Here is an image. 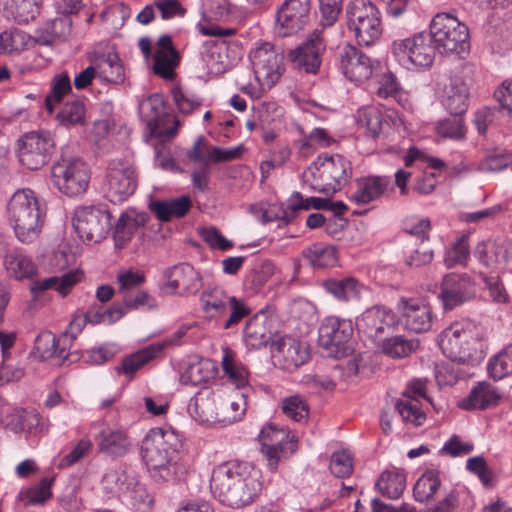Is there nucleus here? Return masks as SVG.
Returning a JSON list of instances; mask_svg holds the SVG:
<instances>
[{
	"label": "nucleus",
	"mask_w": 512,
	"mask_h": 512,
	"mask_svg": "<svg viewBox=\"0 0 512 512\" xmlns=\"http://www.w3.org/2000/svg\"><path fill=\"white\" fill-rule=\"evenodd\" d=\"M210 488L222 504L241 508L254 501L261 490V483L258 471L250 465L230 461L213 469Z\"/></svg>",
	"instance_id": "nucleus-1"
},
{
	"label": "nucleus",
	"mask_w": 512,
	"mask_h": 512,
	"mask_svg": "<svg viewBox=\"0 0 512 512\" xmlns=\"http://www.w3.org/2000/svg\"><path fill=\"white\" fill-rule=\"evenodd\" d=\"M6 213L20 243L28 245L40 238L46 220V206L33 190H16L7 202Z\"/></svg>",
	"instance_id": "nucleus-2"
},
{
	"label": "nucleus",
	"mask_w": 512,
	"mask_h": 512,
	"mask_svg": "<svg viewBox=\"0 0 512 512\" xmlns=\"http://www.w3.org/2000/svg\"><path fill=\"white\" fill-rule=\"evenodd\" d=\"M177 437L170 429L154 428L144 437L141 453L144 462L156 480H180L185 467L175 461Z\"/></svg>",
	"instance_id": "nucleus-3"
},
{
	"label": "nucleus",
	"mask_w": 512,
	"mask_h": 512,
	"mask_svg": "<svg viewBox=\"0 0 512 512\" xmlns=\"http://www.w3.org/2000/svg\"><path fill=\"white\" fill-rule=\"evenodd\" d=\"M352 177V166L344 156L321 155L302 174L312 190L327 195L341 190Z\"/></svg>",
	"instance_id": "nucleus-4"
},
{
	"label": "nucleus",
	"mask_w": 512,
	"mask_h": 512,
	"mask_svg": "<svg viewBox=\"0 0 512 512\" xmlns=\"http://www.w3.org/2000/svg\"><path fill=\"white\" fill-rule=\"evenodd\" d=\"M349 32L360 46H372L382 34L381 15L371 0H350L345 7Z\"/></svg>",
	"instance_id": "nucleus-5"
},
{
	"label": "nucleus",
	"mask_w": 512,
	"mask_h": 512,
	"mask_svg": "<svg viewBox=\"0 0 512 512\" xmlns=\"http://www.w3.org/2000/svg\"><path fill=\"white\" fill-rule=\"evenodd\" d=\"M429 34L440 53L461 55L470 49L467 25L451 13H437L430 22Z\"/></svg>",
	"instance_id": "nucleus-6"
},
{
	"label": "nucleus",
	"mask_w": 512,
	"mask_h": 512,
	"mask_svg": "<svg viewBox=\"0 0 512 512\" xmlns=\"http://www.w3.org/2000/svg\"><path fill=\"white\" fill-rule=\"evenodd\" d=\"M391 53L395 60L407 69L429 68L435 59L436 47L426 32L393 41Z\"/></svg>",
	"instance_id": "nucleus-7"
},
{
	"label": "nucleus",
	"mask_w": 512,
	"mask_h": 512,
	"mask_svg": "<svg viewBox=\"0 0 512 512\" xmlns=\"http://www.w3.org/2000/svg\"><path fill=\"white\" fill-rule=\"evenodd\" d=\"M90 169L77 157H61L51 167V182L61 193L76 197L83 194L90 181Z\"/></svg>",
	"instance_id": "nucleus-8"
},
{
	"label": "nucleus",
	"mask_w": 512,
	"mask_h": 512,
	"mask_svg": "<svg viewBox=\"0 0 512 512\" xmlns=\"http://www.w3.org/2000/svg\"><path fill=\"white\" fill-rule=\"evenodd\" d=\"M55 148V140L49 131H31L17 141V157L29 170L42 168L49 161Z\"/></svg>",
	"instance_id": "nucleus-9"
},
{
	"label": "nucleus",
	"mask_w": 512,
	"mask_h": 512,
	"mask_svg": "<svg viewBox=\"0 0 512 512\" xmlns=\"http://www.w3.org/2000/svg\"><path fill=\"white\" fill-rule=\"evenodd\" d=\"M352 335L351 320L330 316L322 321L318 329V343L326 356L341 358L352 350L350 345Z\"/></svg>",
	"instance_id": "nucleus-10"
},
{
	"label": "nucleus",
	"mask_w": 512,
	"mask_h": 512,
	"mask_svg": "<svg viewBox=\"0 0 512 512\" xmlns=\"http://www.w3.org/2000/svg\"><path fill=\"white\" fill-rule=\"evenodd\" d=\"M255 78L265 89H270L285 71L284 54L269 42L258 45L250 53Z\"/></svg>",
	"instance_id": "nucleus-11"
},
{
	"label": "nucleus",
	"mask_w": 512,
	"mask_h": 512,
	"mask_svg": "<svg viewBox=\"0 0 512 512\" xmlns=\"http://www.w3.org/2000/svg\"><path fill=\"white\" fill-rule=\"evenodd\" d=\"M74 227L79 237L98 243L111 228V214L104 205L80 207L75 212Z\"/></svg>",
	"instance_id": "nucleus-12"
},
{
	"label": "nucleus",
	"mask_w": 512,
	"mask_h": 512,
	"mask_svg": "<svg viewBox=\"0 0 512 512\" xmlns=\"http://www.w3.org/2000/svg\"><path fill=\"white\" fill-rule=\"evenodd\" d=\"M137 187V178L132 164L122 158L109 162L106 174V197L112 203H121L130 197Z\"/></svg>",
	"instance_id": "nucleus-13"
},
{
	"label": "nucleus",
	"mask_w": 512,
	"mask_h": 512,
	"mask_svg": "<svg viewBox=\"0 0 512 512\" xmlns=\"http://www.w3.org/2000/svg\"><path fill=\"white\" fill-rule=\"evenodd\" d=\"M202 276L187 262L173 265L163 271L161 291L167 295L188 297L195 295L202 287Z\"/></svg>",
	"instance_id": "nucleus-14"
},
{
	"label": "nucleus",
	"mask_w": 512,
	"mask_h": 512,
	"mask_svg": "<svg viewBox=\"0 0 512 512\" xmlns=\"http://www.w3.org/2000/svg\"><path fill=\"white\" fill-rule=\"evenodd\" d=\"M325 50L323 30L316 28L307 35L305 41L289 51L288 58L295 68L305 73L316 74Z\"/></svg>",
	"instance_id": "nucleus-15"
},
{
	"label": "nucleus",
	"mask_w": 512,
	"mask_h": 512,
	"mask_svg": "<svg viewBox=\"0 0 512 512\" xmlns=\"http://www.w3.org/2000/svg\"><path fill=\"white\" fill-rule=\"evenodd\" d=\"M311 0H285L277 9L275 31L280 37L298 34L310 19Z\"/></svg>",
	"instance_id": "nucleus-16"
},
{
	"label": "nucleus",
	"mask_w": 512,
	"mask_h": 512,
	"mask_svg": "<svg viewBox=\"0 0 512 512\" xmlns=\"http://www.w3.org/2000/svg\"><path fill=\"white\" fill-rule=\"evenodd\" d=\"M259 441L261 444V452L268 461V468L274 472L281 457L286 453H294L296 444L293 442L292 437L288 430L278 428L275 424L265 425L259 434Z\"/></svg>",
	"instance_id": "nucleus-17"
},
{
	"label": "nucleus",
	"mask_w": 512,
	"mask_h": 512,
	"mask_svg": "<svg viewBox=\"0 0 512 512\" xmlns=\"http://www.w3.org/2000/svg\"><path fill=\"white\" fill-rule=\"evenodd\" d=\"M337 63L344 76L355 83L367 81L375 68L371 58L350 43L338 47Z\"/></svg>",
	"instance_id": "nucleus-18"
},
{
	"label": "nucleus",
	"mask_w": 512,
	"mask_h": 512,
	"mask_svg": "<svg viewBox=\"0 0 512 512\" xmlns=\"http://www.w3.org/2000/svg\"><path fill=\"white\" fill-rule=\"evenodd\" d=\"M475 294V284L468 274L449 273L443 277L439 297L445 310L471 300Z\"/></svg>",
	"instance_id": "nucleus-19"
},
{
	"label": "nucleus",
	"mask_w": 512,
	"mask_h": 512,
	"mask_svg": "<svg viewBox=\"0 0 512 512\" xmlns=\"http://www.w3.org/2000/svg\"><path fill=\"white\" fill-rule=\"evenodd\" d=\"M397 312L406 329L423 333L432 327V311L428 304L414 298H400L397 304Z\"/></svg>",
	"instance_id": "nucleus-20"
},
{
	"label": "nucleus",
	"mask_w": 512,
	"mask_h": 512,
	"mask_svg": "<svg viewBox=\"0 0 512 512\" xmlns=\"http://www.w3.org/2000/svg\"><path fill=\"white\" fill-rule=\"evenodd\" d=\"M474 256L481 265L489 269L504 268L512 259V242L506 238L482 241L474 248Z\"/></svg>",
	"instance_id": "nucleus-21"
},
{
	"label": "nucleus",
	"mask_w": 512,
	"mask_h": 512,
	"mask_svg": "<svg viewBox=\"0 0 512 512\" xmlns=\"http://www.w3.org/2000/svg\"><path fill=\"white\" fill-rule=\"evenodd\" d=\"M274 364L281 369L293 371L309 359V351L299 340L283 337L272 345Z\"/></svg>",
	"instance_id": "nucleus-22"
},
{
	"label": "nucleus",
	"mask_w": 512,
	"mask_h": 512,
	"mask_svg": "<svg viewBox=\"0 0 512 512\" xmlns=\"http://www.w3.org/2000/svg\"><path fill=\"white\" fill-rule=\"evenodd\" d=\"M469 324L453 323L438 336V344L442 352L453 361L459 363L469 362V351L473 350L462 346V342L468 340Z\"/></svg>",
	"instance_id": "nucleus-23"
},
{
	"label": "nucleus",
	"mask_w": 512,
	"mask_h": 512,
	"mask_svg": "<svg viewBox=\"0 0 512 512\" xmlns=\"http://www.w3.org/2000/svg\"><path fill=\"white\" fill-rule=\"evenodd\" d=\"M396 323L394 313L383 306H373L362 313L356 325L360 332L374 341H381L382 335Z\"/></svg>",
	"instance_id": "nucleus-24"
},
{
	"label": "nucleus",
	"mask_w": 512,
	"mask_h": 512,
	"mask_svg": "<svg viewBox=\"0 0 512 512\" xmlns=\"http://www.w3.org/2000/svg\"><path fill=\"white\" fill-rule=\"evenodd\" d=\"M390 179L387 176H365L356 179L355 190L349 200L364 205L378 200L387 190Z\"/></svg>",
	"instance_id": "nucleus-25"
},
{
	"label": "nucleus",
	"mask_w": 512,
	"mask_h": 512,
	"mask_svg": "<svg viewBox=\"0 0 512 512\" xmlns=\"http://www.w3.org/2000/svg\"><path fill=\"white\" fill-rule=\"evenodd\" d=\"M154 55V73L163 79H172L174 70L179 63V54L173 46L169 35H162L157 41Z\"/></svg>",
	"instance_id": "nucleus-26"
},
{
	"label": "nucleus",
	"mask_w": 512,
	"mask_h": 512,
	"mask_svg": "<svg viewBox=\"0 0 512 512\" xmlns=\"http://www.w3.org/2000/svg\"><path fill=\"white\" fill-rule=\"evenodd\" d=\"M469 86L460 76L451 78L450 84L445 89L443 104L451 115H462L466 112L469 99Z\"/></svg>",
	"instance_id": "nucleus-27"
},
{
	"label": "nucleus",
	"mask_w": 512,
	"mask_h": 512,
	"mask_svg": "<svg viewBox=\"0 0 512 512\" xmlns=\"http://www.w3.org/2000/svg\"><path fill=\"white\" fill-rule=\"evenodd\" d=\"M188 409L192 417L200 423L222 422L220 407L216 406V401L210 391L197 393L191 399Z\"/></svg>",
	"instance_id": "nucleus-28"
},
{
	"label": "nucleus",
	"mask_w": 512,
	"mask_h": 512,
	"mask_svg": "<svg viewBox=\"0 0 512 512\" xmlns=\"http://www.w3.org/2000/svg\"><path fill=\"white\" fill-rule=\"evenodd\" d=\"M324 289L339 301L360 300L366 286L354 277L342 279L329 278L323 282Z\"/></svg>",
	"instance_id": "nucleus-29"
},
{
	"label": "nucleus",
	"mask_w": 512,
	"mask_h": 512,
	"mask_svg": "<svg viewBox=\"0 0 512 512\" xmlns=\"http://www.w3.org/2000/svg\"><path fill=\"white\" fill-rule=\"evenodd\" d=\"M83 273L80 270H72L61 276H52L33 282L31 292L37 295L46 290H55L62 296H66L71 289L81 281Z\"/></svg>",
	"instance_id": "nucleus-30"
},
{
	"label": "nucleus",
	"mask_w": 512,
	"mask_h": 512,
	"mask_svg": "<svg viewBox=\"0 0 512 512\" xmlns=\"http://www.w3.org/2000/svg\"><path fill=\"white\" fill-rule=\"evenodd\" d=\"M501 393L491 384L480 382L471 391L469 396L462 400L461 408L465 410H484L498 405Z\"/></svg>",
	"instance_id": "nucleus-31"
},
{
	"label": "nucleus",
	"mask_w": 512,
	"mask_h": 512,
	"mask_svg": "<svg viewBox=\"0 0 512 512\" xmlns=\"http://www.w3.org/2000/svg\"><path fill=\"white\" fill-rule=\"evenodd\" d=\"M96 442L100 452L113 457L124 456L130 447V440L122 430H103L96 437Z\"/></svg>",
	"instance_id": "nucleus-32"
},
{
	"label": "nucleus",
	"mask_w": 512,
	"mask_h": 512,
	"mask_svg": "<svg viewBox=\"0 0 512 512\" xmlns=\"http://www.w3.org/2000/svg\"><path fill=\"white\" fill-rule=\"evenodd\" d=\"M149 219L147 213H123L118 219L114 230V241L117 247H123L128 243L136 230L144 226Z\"/></svg>",
	"instance_id": "nucleus-33"
},
{
	"label": "nucleus",
	"mask_w": 512,
	"mask_h": 512,
	"mask_svg": "<svg viewBox=\"0 0 512 512\" xmlns=\"http://www.w3.org/2000/svg\"><path fill=\"white\" fill-rule=\"evenodd\" d=\"M230 297L220 287H208L199 298L202 311L210 319L218 318L226 313Z\"/></svg>",
	"instance_id": "nucleus-34"
},
{
	"label": "nucleus",
	"mask_w": 512,
	"mask_h": 512,
	"mask_svg": "<svg viewBox=\"0 0 512 512\" xmlns=\"http://www.w3.org/2000/svg\"><path fill=\"white\" fill-rule=\"evenodd\" d=\"M3 264L7 274L15 280L30 279L37 272V266L31 257L21 251L6 254Z\"/></svg>",
	"instance_id": "nucleus-35"
},
{
	"label": "nucleus",
	"mask_w": 512,
	"mask_h": 512,
	"mask_svg": "<svg viewBox=\"0 0 512 512\" xmlns=\"http://www.w3.org/2000/svg\"><path fill=\"white\" fill-rule=\"evenodd\" d=\"M270 340V333L266 325L265 315L256 314L251 317L244 328V342L251 349L265 347Z\"/></svg>",
	"instance_id": "nucleus-36"
},
{
	"label": "nucleus",
	"mask_w": 512,
	"mask_h": 512,
	"mask_svg": "<svg viewBox=\"0 0 512 512\" xmlns=\"http://www.w3.org/2000/svg\"><path fill=\"white\" fill-rule=\"evenodd\" d=\"M93 63L98 72V78L101 80L114 84L124 82V68L117 54H103L98 56Z\"/></svg>",
	"instance_id": "nucleus-37"
},
{
	"label": "nucleus",
	"mask_w": 512,
	"mask_h": 512,
	"mask_svg": "<svg viewBox=\"0 0 512 512\" xmlns=\"http://www.w3.org/2000/svg\"><path fill=\"white\" fill-rule=\"evenodd\" d=\"M302 256L314 268L333 267L338 260L335 247L324 243H314L306 247Z\"/></svg>",
	"instance_id": "nucleus-38"
},
{
	"label": "nucleus",
	"mask_w": 512,
	"mask_h": 512,
	"mask_svg": "<svg viewBox=\"0 0 512 512\" xmlns=\"http://www.w3.org/2000/svg\"><path fill=\"white\" fill-rule=\"evenodd\" d=\"M163 346L164 344H152L125 357L122 360L121 366L115 368L116 372L118 374L123 373L132 378L134 373L152 360L161 351Z\"/></svg>",
	"instance_id": "nucleus-39"
},
{
	"label": "nucleus",
	"mask_w": 512,
	"mask_h": 512,
	"mask_svg": "<svg viewBox=\"0 0 512 512\" xmlns=\"http://www.w3.org/2000/svg\"><path fill=\"white\" fill-rule=\"evenodd\" d=\"M42 0H5L4 11L18 23H28L39 13Z\"/></svg>",
	"instance_id": "nucleus-40"
},
{
	"label": "nucleus",
	"mask_w": 512,
	"mask_h": 512,
	"mask_svg": "<svg viewBox=\"0 0 512 512\" xmlns=\"http://www.w3.org/2000/svg\"><path fill=\"white\" fill-rule=\"evenodd\" d=\"M215 367L209 360H200L189 364L180 375V381L184 385H200L213 379Z\"/></svg>",
	"instance_id": "nucleus-41"
},
{
	"label": "nucleus",
	"mask_w": 512,
	"mask_h": 512,
	"mask_svg": "<svg viewBox=\"0 0 512 512\" xmlns=\"http://www.w3.org/2000/svg\"><path fill=\"white\" fill-rule=\"evenodd\" d=\"M330 201L319 197H310L303 199L299 192H295L289 199V205L283 212L282 219L286 223L293 221L296 212L299 210H309L310 208L315 209H328Z\"/></svg>",
	"instance_id": "nucleus-42"
},
{
	"label": "nucleus",
	"mask_w": 512,
	"mask_h": 512,
	"mask_svg": "<svg viewBox=\"0 0 512 512\" xmlns=\"http://www.w3.org/2000/svg\"><path fill=\"white\" fill-rule=\"evenodd\" d=\"M247 409L246 395L243 392H236L220 402V413L222 422H235L240 420Z\"/></svg>",
	"instance_id": "nucleus-43"
},
{
	"label": "nucleus",
	"mask_w": 512,
	"mask_h": 512,
	"mask_svg": "<svg viewBox=\"0 0 512 512\" xmlns=\"http://www.w3.org/2000/svg\"><path fill=\"white\" fill-rule=\"evenodd\" d=\"M67 346L51 332L41 333L35 339V350L42 359L63 357Z\"/></svg>",
	"instance_id": "nucleus-44"
},
{
	"label": "nucleus",
	"mask_w": 512,
	"mask_h": 512,
	"mask_svg": "<svg viewBox=\"0 0 512 512\" xmlns=\"http://www.w3.org/2000/svg\"><path fill=\"white\" fill-rule=\"evenodd\" d=\"M380 492L391 498H399L406 486L405 475L400 471H384L377 482Z\"/></svg>",
	"instance_id": "nucleus-45"
},
{
	"label": "nucleus",
	"mask_w": 512,
	"mask_h": 512,
	"mask_svg": "<svg viewBox=\"0 0 512 512\" xmlns=\"http://www.w3.org/2000/svg\"><path fill=\"white\" fill-rule=\"evenodd\" d=\"M357 122L365 127L373 137L378 136L385 125V121L381 110L376 106H364L357 111Z\"/></svg>",
	"instance_id": "nucleus-46"
},
{
	"label": "nucleus",
	"mask_w": 512,
	"mask_h": 512,
	"mask_svg": "<svg viewBox=\"0 0 512 512\" xmlns=\"http://www.w3.org/2000/svg\"><path fill=\"white\" fill-rule=\"evenodd\" d=\"M441 480L439 473L434 470L426 471L414 485V497L419 502L430 500L439 489Z\"/></svg>",
	"instance_id": "nucleus-47"
},
{
	"label": "nucleus",
	"mask_w": 512,
	"mask_h": 512,
	"mask_svg": "<svg viewBox=\"0 0 512 512\" xmlns=\"http://www.w3.org/2000/svg\"><path fill=\"white\" fill-rule=\"evenodd\" d=\"M382 351L392 358H403L414 352L419 345L418 340L394 336L381 340Z\"/></svg>",
	"instance_id": "nucleus-48"
},
{
	"label": "nucleus",
	"mask_w": 512,
	"mask_h": 512,
	"mask_svg": "<svg viewBox=\"0 0 512 512\" xmlns=\"http://www.w3.org/2000/svg\"><path fill=\"white\" fill-rule=\"evenodd\" d=\"M487 369L494 380H501L512 374V344L493 356L488 362Z\"/></svg>",
	"instance_id": "nucleus-49"
},
{
	"label": "nucleus",
	"mask_w": 512,
	"mask_h": 512,
	"mask_svg": "<svg viewBox=\"0 0 512 512\" xmlns=\"http://www.w3.org/2000/svg\"><path fill=\"white\" fill-rule=\"evenodd\" d=\"M136 474L129 470H111L103 477V485L110 493L122 495L133 483Z\"/></svg>",
	"instance_id": "nucleus-50"
},
{
	"label": "nucleus",
	"mask_w": 512,
	"mask_h": 512,
	"mask_svg": "<svg viewBox=\"0 0 512 512\" xmlns=\"http://www.w3.org/2000/svg\"><path fill=\"white\" fill-rule=\"evenodd\" d=\"M222 368L230 382L237 389L244 388L248 384V371L240 363L233 359L231 352L226 349L222 358Z\"/></svg>",
	"instance_id": "nucleus-51"
},
{
	"label": "nucleus",
	"mask_w": 512,
	"mask_h": 512,
	"mask_svg": "<svg viewBox=\"0 0 512 512\" xmlns=\"http://www.w3.org/2000/svg\"><path fill=\"white\" fill-rule=\"evenodd\" d=\"M395 409L406 423L420 426L426 420L425 413L420 409L418 400L407 394V399H400L395 404Z\"/></svg>",
	"instance_id": "nucleus-52"
},
{
	"label": "nucleus",
	"mask_w": 512,
	"mask_h": 512,
	"mask_svg": "<svg viewBox=\"0 0 512 512\" xmlns=\"http://www.w3.org/2000/svg\"><path fill=\"white\" fill-rule=\"evenodd\" d=\"M470 257V248L468 236L462 235L449 247L444 256V263L447 268H453L456 265L467 266Z\"/></svg>",
	"instance_id": "nucleus-53"
},
{
	"label": "nucleus",
	"mask_w": 512,
	"mask_h": 512,
	"mask_svg": "<svg viewBox=\"0 0 512 512\" xmlns=\"http://www.w3.org/2000/svg\"><path fill=\"white\" fill-rule=\"evenodd\" d=\"M71 89L70 77L66 72L60 73L53 78L51 91L45 98V108L49 115L53 114L55 105L60 103Z\"/></svg>",
	"instance_id": "nucleus-54"
},
{
	"label": "nucleus",
	"mask_w": 512,
	"mask_h": 512,
	"mask_svg": "<svg viewBox=\"0 0 512 512\" xmlns=\"http://www.w3.org/2000/svg\"><path fill=\"white\" fill-rule=\"evenodd\" d=\"M123 497L130 502V504L137 510L146 512L150 509L153 498L147 491L144 484H142L137 475L135 476L133 483L129 486Z\"/></svg>",
	"instance_id": "nucleus-55"
},
{
	"label": "nucleus",
	"mask_w": 512,
	"mask_h": 512,
	"mask_svg": "<svg viewBox=\"0 0 512 512\" xmlns=\"http://www.w3.org/2000/svg\"><path fill=\"white\" fill-rule=\"evenodd\" d=\"M85 112L82 100L68 101L57 114V119L65 126L82 125L85 121Z\"/></svg>",
	"instance_id": "nucleus-56"
},
{
	"label": "nucleus",
	"mask_w": 512,
	"mask_h": 512,
	"mask_svg": "<svg viewBox=\"0 0 512 512\" xmlns=\"http://www.w3.org/2000/svg\"><path fill=\"white\" fill-rule=\"evenodd\" d=\"M40 424V416L34 410L19 409L10 415L9 428L14 432L32 431Z\"/></svg>",
	"instance_id": "nucleus-57"
},
{
	"label": "nucleus",
	"mask_w": 512,
	"mask_h": 512,
	"mask_svg": "<svg viewBox=\"0 0 512 512\" xmlns=\"http://www.w3.org/2000/svg\"><path fill=\"white\" fill-rule=\"evenodd\" d=\"M282 411L288 418L296 422L306 420L309 415L308 404L299 395L284 398L282 401Z\"/></svg>",
	"instance_id": "nucleus-58"
},
{
	"label": "nucleus",
	"mask_w": 512,
	"mask_h": 512,
	"mask_svg": "<svg viewBox=\"0 0 512 512\" xmlns=\"http://www.w3.org/2000/svg\"><path fill=\"white\" fill-rule=\"evenodd\" d=\"M171 93L178 111L182 114H191L202 105L201 98L180 87H174Z\"/></svg>",
	"instance_id": "nucleus-59"
},
{
	"label": "nucleus",
	"mask_w": 512,
	"mask_h": 512,
	"mask_svg": "<svg viewBox=\"0 0 512 512\" xmlns=\"http://www.w3.org/2000/svg\"><path fill=\"white\" fill-rule=\"evenodd\" d=\"M92 441L88 438H82L77 442V444L72 448V450L61 456L57 463V467L59 469H65L71 467L72 465L78 463L81 459L86 457L92 449Z\"/></svg>",
	"instance_id": "nucleus-60"
},
{
	"label": "nucleus",
	"mask_w": 512,
	"mask_h": 512,
	"mask_svg": "<svg viewBox=\"0 0 512 512\" xmlns=\"http://www.w3.org/2000/svg\"><path fill=\"white\" fill-rule=\"evenodd\" d=\"M343 0H319L320 29L333 26L342 10Z\"/></svg>",
	"instance_id": "nucleus-61"
},
{
	"label": "nucleus",
	"mask_w": 512,
	"mask_h": 512,
	"mask_svg": "<svg viewBox=\"0 0 512 512\" xmlns=\"http://www.w3.org/2000/svg\"><path fill=\"white\" fill-rule=\"evenodd\" d=\"M330 471L338 478H344L351 475L353 470L352 458L347 451H337L331 455Z\"/></svg>",
	"instance_id": "nucleus-62"
},
{
	"label": "nucleus",
	"mask_w": 512,
	"mask_h": 512,
	"mask_svg": "<svg viewBox=\"0 0 512 512\" xmlns=\"http://www.w3.org/2000/svg\"><path fill=\"white\" fill-rule=\"evenodd\" d=\"M228 307L230 308L231 313L223 324L224 329H230L233 326L238 325L241 320L249 316L251 313V308L243 300H239L233 296L229 299Z\"/></svg>",
	"instance_id": "nucleus-63"
},
{
	"label": "nucleus",
	"mask_w": 512,
	"mask_h": 512,
	"mask_svg": "<svg viewBox=\"0 0 512 512\" xmlns=\"http://www.w3.org/2000/svg\"><path fill=\"white\" fill-rule=\"evenodd\" d=\"M376 93L381 98H394L397 101L402 98L399 84L391 72L382 75Z\"/></svg>",
	"instance_id": "nucleus-64"
}]
</instances>
